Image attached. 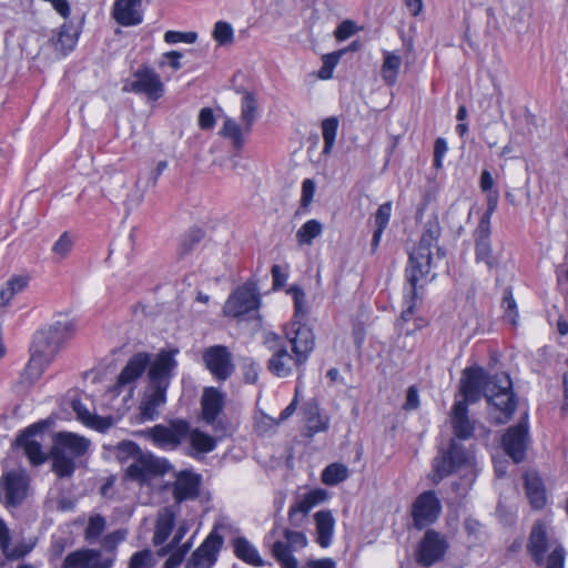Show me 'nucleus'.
<instances>
[{
  "label": "nucleus",
  "mask_w": 568,
  "mask_h": 568,
  "mask_svg": "<svg viewBox=\"0 0 568 568\" xmlns=\"http://www.w3.org/2000/svg\"><path fill=\"white\" fill-rule=\"evenodd\" d=\"M202 478L192 470H182L176 474L173 484V497L178 504L196 499L200 495Z\"/></svg>",
  "instance_id": "21"
},
{
  "label": "nucleus",
  "mask_w": 568,
  "mask_h": 568,
  "mask_svg": "<svg viewBox=\"0 0 568 568\" xmlns=\"http://www.w3.org/2000/svg\"><path fill=\"white\" fill-rule=\"evenodd\" d=\"M313 506H311L310 501L303 496L301 499L296 500L288 510V520L291 526L293 527H302L304 520Z\"/></svg>",
  "instance_id": "40"
},
{
  "label": "nucleus",
  "mask_w": 568,
  "mask_h": 568,
  "mask_svg": "<svg viewBox=\"0 0 568 568\" xmlns=\"http://www.w3.org/2000/svg\"><path fill=\"white\" fill-rule=\"evenodd\" d=\"M348 477V469L345 465L333 463L325 467L322 473V481L328 486H335Z\"/></svg>",
  "instance_id": "42"
},
{
  "label": "nucleus",
  "mask_w": 568,
  "mask_h": 568,
  "mask_svg": "<svg viewBox=\"0 0 568 568\" xmlns=\"http://www.w3.org/2000/svg\"><path fill=\"white\" fill-rule=\"evenodd\" d=\"M315 193V183L311 179H305L302 183L301 209L307 210L313 201Z\"/></svg>",
  "instance_id": "58"
},
{
  "label": "nucleus",
  "mask_w": 568,
  "mask_h": 568,
  "mask_svg": "<svg viewBox=\"0 0 568 568\" xmlns=\"http://www.w3.org/2000/svg\"><path fill=\"white\" fill-rule=\"evenodd\" d=\"M142 0H115L113 6L114 20L124 27L138 26L142 22V14L138 10Z\"/></svg>",
  "instance_id": "26"
},
{
  "label": "nucleus",
  "mask_w": 568,
  "mask_h": 568,
  "mask_svg": "<svg viewBox=\"0 0 568 568\" xmlns=\"http://www.w3.org/2000/svg\"><path fill=\"white\" fill-rule=\"evenodd\" d=\"M488 374L480 366L467 367L460 379V393L464 396L462 402L476 403L485 394V385Z\"/></svg>",
  "instance_id": "19"
},
{
  "label": "nucleus",
  "mask_w": 568,
  "mask_h": 568,
  "mask_svg": "<svg viewBox=\"0 0 568 568\" xmlns=\"http://www.w3.org/2000/svg\"><path fill=\"white\" fill-rule=\"evenodd\" d=\"M547 546L548 539L546 527L541 523H536L532 526L527 549L537 565L542 564Z\"/></svg>",
  "instance_id": "29"
},
{
  "label": "nucleus",
  "mask_w": 568,
  "mask_h": 568,
  "mask_svg": "<svg viewBox=\"0 0 568 568\" xmlns=\"http://www.w3.org/2000/svg\"><path fill=\"white\" fill-rule=\"evenodd\" d=\"M283 536L285 541L277 540L272 545V555L281 568H298V561L293 556V552L305 548L307 546V538L304 532L290 528L283 530Z\"/></svg>",
  "instance_id": "9"
},
{
  "label": "nucleus",
  "mask_w": 568,
  "mask_h": 568,
  "mask_svg": "<svg viewBox=\"0 0 568 568\" xmlns=\"http://www.w3.org/2000/svg\"><path fill=\"white\" fill-rule=\"evenodd\" d=\"M392 203L386 202L377 209L375 213V225L379 229H386L390 219Z\"/></svg>",
  "instance_id": "59"
},
{
  "label": "nucleus",
  "mask_w": 568,
  "mask_h": 568,
  "mask_svg": "<svg viewBox=\"0 0 568 568\" xmlns=\"http://www.w3.org/2000/svg\"><path fill=\"white\" fill-rule=\"evenodd\" d=\"M90 442L72 433H59L51 448L52 470L58 477H71L75 470V459L85 455Z\"/></svg>",
  "instance_id": "4"
},
{
  "label": "nucleus",
  "mask_w": 568,
  "mask_h": 568,
  "mask_svg": "<svg viewBox=\"0 0 568 568\" xmlns=\"http://www.w3.org/2000/svg\"><path fill=\"white\" fill-rule=\"evenodd\" d=\"M498 203V191H493L487 196V211L483 214L479 223L487 222V227H490V217L495 212Z\"/></svg>",
  "instance_id": "61"
},
{
  "label": "nucleus",
  "mask_w": 568,
  "mask_h": 568,
  "mask_svg": "<svg viewBox=\"0 0 568 568\" xmlns=\"http://www.w3.org/2000/svg\"><path fill=\"white\" fill-rule=\"evenodd\" d=\"M233 28L230 23L219 21L214 26L213 37L220 45H226L233 42Z\"/></svg>",
  "instance_id": "49"
},
{
  "label": "nucleus",
  "mask_w": 568,
  "mask_h": 568,
  "mask_svg": "<svg viewBox=\"0 0 568 568\" xmlns=\"http://www.w3.org/2000/svg\"><path fill=\"white\" fill-rule=\"evenodd\" d=\"M77 41L78 33L73 31V27L71 24L63 23L55 41V48L61 50L63 54H67V52L73 50Z\"/></svg>",
  "instance_id": "43"
},
{
  "label": "nucleus",
  "mask_w": 568,
  "mask_h": 568,
  "mask_svg": "<svg viewBox=\"0 0 568 568\" xmlns=\"http://www.w3.org/2000/svg\"><path fill=\"white\" fill-rule=\"evenodd\" d=\"M191 449L189 454L193 457H196L199 454H206L215 449L216 440L214 437L205 434L199 429H190L189 436Z\"/></svg>",
  "instance_id": "36"
},
{
  "label": "nucleus",
  "mask_w": 568,
  "mask_h": 568,
  "mask_svg": "<svg viewBox=\"0 0 568 568\" xmlns=\"http://www.w3.org/2000/svg\"><path fill=\"white\" fill-rule=\"evenodd\" d=\"M190 542H185L181 547L170 549L169 545L159 551V556H165L170 554L164 562V568H178L184 560L186 554L190 550Z\"/></svg>",
  "instance_id": "45"
},
{
  "label": "nucleus",
  "mask_w": 568,
  "mask_h": 568,
  "mask_svg": "<svg viewBox=\"0 0 568 568\" xmlns=\"http://www.w3.org/2000/svg\"><path fill=\"white\" fill-rule=\"evenodd\" d=\"M203 362L217 381H226L235 369L233 355L224 345H214L204 349Z\"/></svg>",
  "instance_id": "15"
},
{
  "label": "nucleus",
  "mask_w": 568,
  "mask_h": 568,
  "mask_svg": "<svg viewBox=\"0 0 568 568\" xmlns=\"http://www.w3.org/2000/svg\"><path fill=\"white\" fill-rule=\"evenodd\" d=\"M150 364V354L140 352L134 354L122 368L118 376L116 386L123 387L139 379L148 369Z\"/></svg>",
  "instance_id": "24"
},
{
  "label": "nucleus",
  "mask_w": 568,
  "mask_h": 568,
  "mask_svg": "<svg viewBox=\"0 0 568 568\" xmlns=\"http://www.w3.org/2000/svg\"><path fill=\"white\" fill-rule=\"evenodd\" d=\"M1 487L7 507L20 506L28 496L29 476L24 470H11L1 477Z\"/></svg>",
  "instance_id": "16"
},
{
  "label": "nucleus",
  "mask_w": 568,
  "mask_h": 568,
  "mask_svg": "<svg viewBox=\"0 0 568 568\" xmlns=\"http://www.w3.org/2000/svg\"><path fill=\"white\" fill-rule=\"evenodd\" d=\"M357 28L354 21L345 20L338 24L334 36L337 41H344L356 32Z\"/></svg>",
  "instance_id": "60"
},
{
  "label": "nucleus",
  "mask_w": 568,
  "mask_h": 568,
  "mask_svg": "<svg viewBox=\"0 0 568 568\" xmlns=\"http://www.w3.org/2000/svg\"><path fill=\"white\" fill-rule=\"evenodd\" d=\"M152 567V554L150 550H141L135 552L129 562V568H151Z\"/></svg>",
  "instance_id": "55"
},
{
  "label": "nucleus",
  "mask_w": 568,
  "mask_h": 568,
  "mask_svg": "<svg viewBox=\"0 0 568 568\" xmlns=\"http://www.w3.org/2000/svg\"><path fill=\"white\" fill-rule=\"evenodd\" d=\"M345 53V50H338L332 53L324 54L322 58L323 64L318 71V78L322 80L331 79L333 75V70L338 63L339 59Z\"/></svg>",
  "instance_id": "47"
},
{
  "label": "nucleus",
  "mask_w": 568,
  "mask_h": 568,
  "mask_svg": "<svg viewBox=\"0 0 568 568\" xmlns=\"http://www.w3.org/2000/svg\"><path fill=\"white\" fill-rule=\"evenodd\" d=\"M62 568H109L100 560V552L93 549H78L70 552L62 562Z\"/></svg>",
  "instance_id": "28"
},
{
  "label": "nucleus",
  "mask_w": 568,
  "mask_h": 568,
  "mask_svg": "<svg viewBox=\"0 0 568 568\" xmlns=\"http://www.w3.org/2000/svg\"><path fill=\"white\" fill-rule=\"evenodd\" d=\"M45 423H36L26 428L16 439V445L23 448L26 456L32 465H41L47 460V455L42 450L41 442L38 436H43Z\"/></svg>",
  "instance_id": "17"
},
{
  "label": "nucleus",
  "mask_w": 568,
  "mask_h": 568,
  "mask_svg": "<svg viewBox=\"0 0 568 568\" xmlns=\"http://www.w3.org/2000/svg\"><path fill=\"white\" fill-rule=\"evenodd\" d=\"M175 523V514L171 508H163L159 511L153 544L160 546L166 541L171 535Z\"/></svg>",
  "instance_id": "32"
},
{
  "label": "nucleus",
  "mask_w": 568,
  "mask_h": 568,
  "mask_svg": "<svg viewBox=\"0 0 568 568\" xmlns=\"http://www.w3.org/2000/svg\"><path fill=\"white\" fill-rule=\"evenodd\" d=\"M285 334L295 355V366L304 365L315 346L313 331L300 321H293Z\"/></svg>",
  "instance_id": "13"
},
{
  "label": "nucleus",
  "mask_w": 568,
  "mask_h": 568,
  "mask_svg": "<svg viewBox=\"0 0 568 568\" xmlns=\"http://www.w3.org/2000/svg\"><path fill=\"white\" fill-rule=\"evenodd\" d=\"M170 468L171 465L166 459L142 452L128 466L125 476L133 481L144 484L155 476L168 473Z\"/></svg>",
  "instance_id": "8"
},
{
  "label": "nucleus",
  "mask_w": 568,
  "mask_h": 568,
  "mask_svg": "<svg viewBox=\"0 0 568 568\" xmlns=\"http://www.w3.org/2000/svg\"><path fill=\"white\" fill-rule=\"evenodd\" d=\"M288 293L292 294L294 300V307L296 318H303L306 315V296L300 286H291Z\"/></svg>",
  "instance_id": "52"
},
{
  "label": "nucleus",
  "mask_w": 568,
  "mask_h": 568,
  "mask_svg": "<svg viewBox=\"0 0 568 568\" xmlns=\"http://www.w3.org/2000/svg\"><path fill=\"white\" fill-rule=\"evenodd\" d=\"M105 529V519L100 516H93L89 519L88 526L85 528V539L88 541L95 540Z\"/></svg>",
  "instance_id": "51"
},
{
  "label": "nucleus",
  "mask_w": 568,
  "mask_h": 568,
  "mask_svg": "<svg viewBox=\"0 0 568 568\" xmlns=\"http://www.w3.org/2000/svg\"><path fill=\"white\" fill-rule=\"evenodd\" d=\"M486 399L499 413V415L495 416V422L497 424L507 423L514 415L517 407V400L513 389L505 393L490 394Z\"/></svg>",
  "instance_id": "27"
},
{
  "label": "nucleus",
  "mask_w": 568,
  "mask_h": 568,
  "mask_svg": "<svg viewBox=\"0 0 568 568\" xmlns=\"http://www.w3.org/2000/svg\"><path fill=\"white\" fill-rule=\"evenodd\" d=\"M190 433V423L184 419H172L168 425H155L145 430L154 445L165 449H175Z\"/></svg>",
  "instance_id": "7"
},
{
  "label": "nucleus",
  "mask_w": 568,
  "mask_h": 568,
  "mask_svg": "<svg viewBox=\"0 0 568 568\" xmlns=\"http://www.w3.org/2000/svg\"><path fill=\"white\" fill-rule=\"evenodd\" d=\"M222 545L223 537L219 534L211 532L203 544L192 554L190 560L193 561L194 566L211 568L217 559V552Z\"/></svg>",
  "instance_id": "23"
},
{
  "label": "nucleus",
  "mask_w": 568,
  "mask_h": 568,
  "mask_svg": "<svg viewBox=\"0 0 568 568\" xmlns=\"http://www.w3.org/2000/svg\"><path fill=\"white\" fill-rule=\"evenodd\" d=\"M73 247V240L68 232H63L52 246V252L60 258H64Z\"/></svg>",
  "instance_id": "53"
},
{
  "label": "nucleus",
  "mask_w": 568,
  "mask_h": 568,
  "mask_svg": "<svg viewBox=\"0 0 568 568\" xmlns=\"http://www.w3.org/2000/svg\"><path fill=\"white\" fill-rule=\"evenodd\" d=\"M475 241V258L477 263H485L489 270L498 266L499 261L493 254L490 243V227H487V222L478 223L474 232Z\"/></svg>",
  "instance_id": "22"
},
{
  "label": "nucleus",
  "mask_w": 568,
  "mask_h": 568,
  "mask_svg": "<svg viewBox=\"0 0 568 568\" xmlns=\"http://www.w3.org/2000/svg\"><path fill=\"white\" fill-rule=\"evenodd\" d=\"M114 424V418L112 416L101 417L98 415H92L90 420L87 422L85 426H89L98 432L104 433L109 428H111Z\"/></svg>",
  "instance_id": "57"
},
{
  "label": "nucleus",
  "mask_w": 568,
  "mask_h": 568,
  "mask_svg": "<svg viewBox=\"0 0 568 568\" xmlns=\"http://www.w3.org/2000/svg\"><path fill=\"white\" fill-rule=\"evenodd\" d=\"M338 129V119L335 116L326 118L322 121V134L324 140L323 154H329L334 148L336 133Z\"/></svg>",
  "instance_id": "41"
},
{
  "label": "nucleus",
  "mask_w": 568,
  "mask_h": 568,
  "mask_svg": "<svg viewBox=\"0 0 568 568\" xmlns=\"http://www.w3.org/2000/svg\"><path fill=\"white\" fill-rule=\"evenodd\" d=\"M447 150H448V148H447L446 140L444 138H437L435 140V145H434V165L436 168L442 166V161H443V158L446 154Z\"/></svg>",
  "instance_id": "63"
},
{
  "label": "nucleus",
  "mask_w": 568,
  "mask_h": 568,
  "mask_svg": "<svg viewBox=\"0 0 568 568\" xmlns=\"http://www.w3.org/2000/svg\"><path fill=\"white\" fill-rule=\"evenodd\" d=\"M37 545L36 538H22L12 541L11 531L7 524L0 518V550L8 560H18L27 556Z\"/></svg>",
  "instance_id": "20"
},
{
  "label": "nucleus",
  "mask_w": 568,
  "mask_h": 568,
  "mask_svg": "<svg viewBox=\"0 0 568 568\" xmlns=\"http://www.w3.org/2000/svg\"><path fill=\"white\" fill-rule=\"evenodd\" d=\"M452 427L455 438L450 439L447 449H439L433 460L432 481L437 485L444 478L457 473L463 468H470L474 462V454L458 439L473 437L475 426L468 417V406L465 402H456L452 409Z\"/></svg>",
  "instance_id": "2"
},
{
  "label": "nucleus",
  "mask_w": 568,
  "mask_h": 568,
  "mask_svg": "<svg viewBox=\"0 0 568 568\" xmlns=\"http://www.w3.org/2000/svg\"><path fill=\"white\" fill-rule=\"evenodd\" d=\"M323 225L317 220H310L304 223L296 233V239L300 244L311 245L313 240L322 234Z\"/></svg>",
  "instance_id": "44"
},
{
  "label": "nucleus",
  "mask_w": 568,
  "mask_h": 568,
  "mask_svg": "<svg viewBox=\"0 0 568 568\" xmlns=\"http://www.w3.org/2000/svg\"><path fill=\"white\" fill-rule=\"evenodd\" d=\"M293 365H295V355H290L286 347L281 346L270 358L267 367L273 375L283 378L291 375Z\"/></svg>",
  "instance_id": "31"
},
{
  "label": "nucleus",
  "mask_w": 568,
  "mask_h": 568,
  "mask_svg": "<svg viewBox=\"0 0 568 568\" xmlns=\"http://www.w3.org/2000/svg\"><path fill=\"white\" fill-rule=\"evenodd\" d=\"M513 389V382L507 373H496L488 375L485 385V398H488L490 394L505 393Z\"/></svg>",
  "instance_id": "37"
},
{
  "label": "nucleus",
  "mask_w": 568,
  "mask_h": 568,
  "mask_svg": "<svg viewBox=\"0 0 568 568\" xmlns=\"http://www.w3.org/2000/svg\"><path fill=\"white\" fill-rule=\"evenodd\" d=\"M400 64L402 59L399 55L392 52H385L382 65V77L388 85H393L396 82Z\"/></svg>",
  "instance_id": "39"
},
{
  "label": "nucleus",
  "mask_w": 568,
  "mask_h": 568,
  "mask_svg": "<svg viewBox=\"0 0 568 568\" xmlns=\"http://www.w3.org/2000/svg\"><path fill=\"white\" fill-rule=\"evenodd\" d=\"M529 443L528 414L519 419L517 425L510 426L504 434L501 444L505 453L516 463H521L526 456Z\"/></svg>",
  "instance_id": "11"
},
{
  "label": "nucleus",
  "mask_w": 568,
  "mask_h": 568,
  "mask_svg": "<svg viewBox=\"0 0 568 568\" xmlns=\"http://www.w3.org/2000/svg\"><path fill=\"white\" fill-rule=\"evenodd\" d=\"M133 81L124 84L123 91L144 94L152 101H156L163 95L164 85L153 69L142 67L133 73Z\"/></svg>",
  "instance_id": "14"
},
{
  "label": "nucleus",
  "mask_w": 568,
  "mask_h": 568,
  "mask_svg": "<svg viewBox=\"0 0 568 568\" xmlns=\"http://www.w3.org/2000/svg\"><path fill=\"white\" fill-rule=\"evenodd\" d=\"M565 550L561 546L556 547L547 558L546 568H564Z\"/></svg>",
  "instance_id": "62"
},
{
  "label": "nucleus",
  "mask_w": 568,
  "mask_h": 568,
  "mask_svg": "<svg viewBox=\"0 0 568 568\" xmlns=\"http://www.w3.org/2000/svg\"><path fill=\"white\" fill-rule=\"evenodd\" d=\"M224 407V395L217 388L207 387L201 398L202 419L212 425Z\"/></svg>",
  "instance_id": "25"
},
{
  "label": "nucleus",
  "mask_w": 568,
  "mask_h": 568,
  "mask_svg": "<svg viewBox=\"0 0 568 568\" xmlns=\"http://www.w3.org/2000/svg\"><path fill=\"white\" fill-rule=\"evenodd\" d=\"M204 235L205 233L201 229H191L189 232H186L180 241L178 250L179 256L184 257L190 252H192L195 245H197L204 239Z\"/></svg>",
  "instance_id": "46"
},
{
  "label": "nucleus",
  "mask_w": 568,
  "mask_h": 568,
  "mask_svg": "<svg viewBox=\"0 0 568 568\" xmlns=\"http://www.w3.org/2000/svg\"><path fill=\"white\" fill-rule=\"evenodd\" d=\"M448 549L446 537L427 529L415 550V561L423 567H430L440 561Z\"/></svg>",
  "instance_id": "10"
},
{
  "label": "nucleus",
  "mask_w": 568,
  "mask_h": 568,
  "mask_svg": "<svg viewBox=\"0 0 568 568\" xmlns=\"http://www.w3.org/2000/svg\"><path fill=\"white\" fill-rule=\"evenodd\" d=\"M29 278L27 276H13L0 291L1 304L0 307L7 306L16 294L22 292L28 285Z\"/></svg>",
  "instance_id": "38"
},
{
  "label": "nucleus",
  "mask_w": 568,
  "mask_h": 568,
  "mask_svg": "<svg viewBox=\"0 0 568 568\" xmlns=\"http://www.w3.org/2000/svg\"><path fill=\"white\" fill-rule=\"evenodd\" d=\"M141 453L140 447L131 440H123L115 447V456L121 463L133 460Z\"/></svg>",
  "instance_id": "48"
},
{
  "label": "nucleus",
  "mask_w": 568,
  "mask_h": 568,
  "mask_svg": "<svg viewBox=\"0 0 568 568\" xmlns=\"http://www.w3.org/2000/svg\"><path fill=\"white\" fill-rule=\"evenodd\" d=\"M526 495L535 509H541L546 505V491L542 481L537 476L525 477Z\"/></svg>",
  "instance_id": "35"
},
{
  "label": "nucleus",
  "mask_w": 568,
  "mask_h": 568,
  "mask_svg": "<svg viewBox=\"0 0 568 568\" xmlns=\"http://www.w3.org/2000/svg\"><path fill=\"white\" fill-rule=\"evenodd\" d=\"M72 333L73 323L71 321L58 320L34 333L30 352H37L52 362Z\"/></svg>",
  "instance_id": "5"
},
{
  "label": "nucleus",
  "mask_w": 568,
  "mask_h": 568,
  "mask_svg": "<svg viewBox=\"0 0 568 568\" xmlns=\"http://www.w3.org/2000/svg\"><path fill=\"white\" fill-rule=\"evenodd\" d=\"M233 547L235 556L242 561L255 567L264 566L257 549L245 537H236Z\"/></svg>",
  "instance_id": "33"
},
{
  "label": "nucleus",
  "mask_w": 568,
  "mask_h": 568,
  "mask_svg": "<svg viewBox=\"0 0 568 568\" xmlns=\"http://www.w3.org/2000/svg\"><path fill=\"white\" fill-rule=\"evenodd\" d=\"M442 511V504L434 490L418 495L412 506L413 525L422 530L434 524Z\"/></svg>",
  "instance_id": "12"
},
{
  "label": "nucleus",
  "mask_w": 568,
  "mask_h": 568,
  "mask_svg": "<svg viewBox=\"0 0 568 568\" xmlns=\"http://www.w3.org/2000/svg\"><path fill=\"white\" fill-rule=\"evenodd\" d=\"M501 306L505 310V316L511 324H516V318L518 317L517 303L509 286L504 290Z\"/></svg>",
  "instance_id": "50"
},
{
  "label": "nucleus",
  "mask_w": 568,
  "mask_h": 568,
  "mask_svg": "<svg viewBox=\"0 0 568 568\" xmlns=\"http://www.w3.org/2000/svg\"><path fill=\"white\" fill-rule=\"evenodd\" d=\"M260 306V297L254 287L243 285L229 296L224 305V313L227 316L239 317L256 310Z\"/></svg>",
  "instance_id": "18"
},
{
  "label": "nucleus",
  "mask_w": 568,
  "mask_h": 568,
  "mask_svg": "<svg viewBox=\"0 0 568 568\" xmlns=\"http://www.w3.org/2000/svg\"><path fill=\"white\" fill-rule=\"evenodd\" d=\"M51 361L45 357H42L37 352H31L30 359L21 374V383L31 385L40 379L43 374V371L47 366H49Z\"/></svg>",
  "instance_id": "34"
},
{
  "label": "nucleus",
  "mask_w": 568,
  "mask_h": 568,
  "mask_svg": "<svg viewBox=\"0 0 568 568\" xmlns=\"http://www.w3.org/2000/svg\"><path fill=\"white\" fill-rule=\"evenodd\" d=\"M310 414H312V417H307L310 432L320 433L328 428V418L323 419L317 414V407H312Z\"/></svg>",
  "instance_id": "56"
},
{
  "label": "nucleus",
  "mask_w": 568,
  "mask_h": 568,
  "mask_svg": "<svg viewBox=\"0 0 568 568\" xmlns=\"http://www.w3.org/2000/svg\"><path fill=\"white\" fill-rule=\"evenodd\" d=\"M176 354L178 349H161L154 357L150 354L149 384L139 406L142 422L155 419L158 408L165 404L166 390L178 366Z\"/></svg>",
  "instance_id": "3"
},
{
  "label": "nucleus",
  "mask_w": 568,
  "mask_h": 568,
  "mask_svg": "<svg viewBox=\"0 0 568 568\" xmlns=\"http://www.w3.org/2000/svg\"><path fill=\"white\" fill-rule=\"evenodd\" d=\"M440 233L442 229L436 219L427 221L417 246L409 253L405 270L409 292L405 295V308L402 311L399 324L408 322L414 315L418 283L423 280L427 282L432 270L446 257V250L437 245Z\"/></svg>",
  "instance_id": "1"
},
{
  "label": "nucleus",
  "mask_w": 568,
  "mask_h": 568,
  "mask_svg": "<svg viewBox=\"0 0 568 568\" xmlns=\"http://www.w3.org/2000/svg\"><path fill=\"white\" fill-rule=\"evenodd\" d=\"M197 39L196 32H181V31H166L164 33V41L169 44H175L179 42L194 43Z\"/></svg>",
  "instance_id": "54"
},
{
  "label": "nucleus",
  "mask_w": 568,
  "mask_h": 568,
  "mask_svg": "<svg viewBox=\"0 0 568 568\" xmlns=\"http://www.w3.org/2000/svg\"><path fill=\"white\" fill-rule=\"evenodd\" d=\"M316 525V541L323 548L332 544L335 519L329 510H320L314 515Z\"/></svg>",
  "instance_id": "30"
},
{
  "label": "nucleus",
  "mask_w": 568,
  "mask_h": 568,
  "mask_svg": "<svg viewBox=\"0 0 568 568\" xmlns=\"http://www.w3.org/2000/svg\"><path fill=\"white\" fill-rule=\"evenodd\" d=\"M215 118L210 108H204L199 114V125L202 130H211L214 128Z\"/></svg>",
  "instance_id": "64"
},
{
  "label": "nucleus",
  "mask_w": 568,
  "mask_h": 568,
  "mask_svg": "<svg viewBox=\"0 0 568 568\" xmlns=\"http://www.w3.org/2000/svg\"><path fill=\"white\" fill-rule=\"evenodd\" d=\"M257 118V101L251 92H244L241 103V120L243 129L232 119L224 121L221 135L232 141L234 149L240 151L244 145V133H250Z\"/></svg>",
  "instance_id": "6"
}]
</instances>
